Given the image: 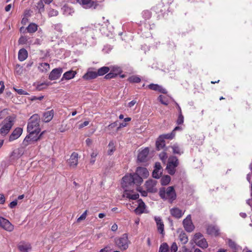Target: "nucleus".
Here are the masks:
<instances>
[{
    "instance_id": "1",
    "label": "nucleus",
    "mask_w": 252,
    "mask_h": 252,
    "mask_svg": "<svg viewBox=\"0 0 252 252\" xmlns=\"http://www.w3.org/2000/svg\"><path fill=\"white\" fill-rule=\"evenodd\" d=\"M159 195L160 197L164 200L168 199L170 203L176 199L177 195L174 187H168L166 190L165 188H161L159 189Z\"/></svg>"
},
{
    "instance_id": "2",
    "label": "nucleus",
    "mask_w": 252,
    "mask_h": 252,
    "mask_svg": "<svg viewBox=\"0 0 252 252\" xmlns=\"http://www.w3.org/2000/svg\"><path fill=\"white\" fill-rule=\"evenodd\" d=\"M16 117L14 115L5 118L2 122V127L0 128V134L5 136L10 131L14 124Z\"/></svg>"
},
{
    "instance_id": "3",
    "label": "nucleus",
    "mask_w": 252,
    "mask_h": 252,
    "mask_svg": "<svg viewBox=\"0 0 252 252\" xmlns=\"http://www.w3.org/2000/svg\"><path fill=\"white\" fill-rule=\"evenodd\" d=\"M39 116L35 114L30 118L27 126V131L40 132L39 127Z\"/></svg>"
},
{
    "instance_id": "4",
    "label": "nucleus",
    "mask_w": 252,
    "mask_h": 252,
    "mask_svg": "<svg viewBox=\"0 0 252 252\" xmlns=\"http://www.w3.org/2000/svg\"><path fill=\"white\" fill-rule=\"evenodd\" d=\"M179 164V160L176 156H171L167 160L165 170L170 175H173L176 172V168Z\"/></svg>"
},
{
    "instance_id": "5",
    "label": "nucleus",
    "mask_w": 252,
    "mask_h": 252,
    "mask_svg": "<svg viewBox=\"0 0 252 252\" xmlns=\"http://www.w3.org/2000/svg\"><path fill=\"white\" fill-rule=\"evenodd\" d=\"M115 243L118 248L121 250H125L128 247V240L127 234L125 233L121 237L116 238Z\"/></svg>"
},
{
    "instance_id": "6",
    "label": "nucleus",
    "mask_w": 252,
    "mask_h": 252,
    "mask_svg": "<svg viewBox=\"0 0 252 252\" xmlns=\"http://www.w3.org/2000/svg\"><path fill=\"white\" fill-rule=\"evenodd\" d=\"M122 187L125 190L134 189L133 178L132 174L126 175L123 178Z\"/></svg>"
},
{
    "instance_id": "7",
    "label": "nucleus",
    "mask_w": 252,
    "mask_h": 252,
    "mask_svg": "<svg viewBox=\"0 0 252 252\" xmlns=\"http://www.w3.org/2000/svg\"><path fill=\"white\" fill-rule=\"evenodd\" d=\"M149 154V148L146 147L141 150H138L137 155V162L138 163H145L147 162L149 158L148 157Z\"/></svg>"
},
{
    "instance_id": "8",
    "label": "nucleus",
    "mask_w": 252,
    "mask_h": 252,
    "mask_svg": "<svg viewBox=\"0 0 252 252\" xmlns=\"http://www.w3.org/2000/svg\"><path fill=\"white\" fill-rule=\"evenodd\" d=\"M183 224L186 231L191 232L194 229V226L192 222L190 215H189L183 221Z\"/></svg>"
},
{
    "instance_id": "9",
    "label": "nucleus",
    "mask_w": 252,
    "mask_h": 252,
    "mask_svg": "<svg viewBox=\"0 0 252 252\" xmlns=\"http://www.w3.org/2000/svg\"><path fill=\"white\" fill-rule=\"evenodd\" d=\"M147 191L149 192H157V181L153 179H150L147 180L145 184Z\"/></svg>"
},
{
    "instance_id": "10",
    "label": "nucleus",
    "mask_w": 252,
    "mask_h": 252,
    "mask_svg": "<svg viewBox=\"0 0 252 252\" xmlns=\"http://www.w3.org/2000/svg\"><path fill=\"white\" fill-rule=\"evenodd\" d=\"M0 226L8 231H12L14 229V226L10 222V221L0 217Z\"/></svg>"
},
{
    "instance_id": "11",
    "label": "nucleus",
    "mask_w": 252,
    "mask_h": 252,
    "mask_svg": "<svg viewBox=\"0 0 252 252\" xmlns=\"http://www.w3.org/2000/svg\"><path fill=\"white\" fill-rule=\"evenodd\" d=\"M0 226L8 231H12L14 229V226L10 222V221L0 217Z\"/></svg>"
},
{
    "instance_id": "12",
    "label": "nucleus",
    "mask_w": 252,
    "mask_h": 252,
    "mask_svg": "<svg viewBox=\"0 0 252 252\" xmlns=\"http://www.w3.org/2000/svg\"><path fill=\"white\" fill-rule=\"evenodd\" d=\"M63 69L61 67L53 69L49 75V79L50 80H54L60 78L63 72Z\"/></svg>"
},
{
    "instance_id": "13",
    "label": "nucleus",
    "mask_w": 252,
    "mask_h": 252,
    "mask_svg": "<svg viewBox=\"0 0 252 252\" xmlns=\"http://www.w3.org/2000/svg\"><path fill=\"white\" fill-rule=\"evenodd\" d=\"M23 129L21 127H16L11 133L9 137V141H13L18 139L22 134Z\"/></svg>"
},
{
    "instance_id": "14",
    "label": "nucleus",
    "mask_w": 252,
    "mask_h": 252,
    "mask_svg": "<svg viewBox=\"0 0 252 252\" xmlns=\"http://www.w3.org/2000/svg\"><path fill=\"white\" fill-rule=\"evenodd\" d=\"M79 2L85 8H90L94 7L95 8L97 4L96 2L93 1L92 0H80Z\"/></svg>"
},
{
    "instance_id": "15",
    "label": "nucleus",
    "mask_w": 252,
    "mask_h": 252,
    "mask_svg": "<svg viewBox=\"0 0 252 252\" xmlns=\"http://www.w3.org/2000/svg\"><path fill=\"white\" fill-rule=\"evenodd\" d=\"M78 154L73 152L68 160V164L71 167L75 168L78 164Z\"/></svg>"
},
{
    "instance_id": "16",
    "label": "nucleus",
    "mask_w": 252,
    "mask_h": 252,
    "mask_svg": "<svg viewBox=\"0 0 252 252\" xmlns=\"http://www.w3.org/2000/svg\"><path fill=\"white\" fill-rule=\"evenodd\" d=\"M219 231V229L213 225H210L207 228V234L212 236H218L220 234Z\"/></svg>"
},
{
    "instance_id": "17",
    "label": "nucleus",
    "mask_w": 252,
    "mask_h": 252,
    "mask_svg": "<svg viewBox=\"0 0 252 252\" xmlns=\"http://www.w3.org/2000/svg\"><path fill=\"white\" fill-rule=\"evenodd\" d=\"M54 115V111L51 110L43 113L42 121L45 123H48L52 120Z\"/></svg>"
},
{
    "instance_id": "18",
    "label": "nucleus",
    "mask_w": 252,
    "mask_h": 252,
    "mask_svg": "<svg viewBox=\"0 0 252 252\" xmlns=\"http://www.w3.org/2000/svg\"><path fill=\"white\" fill-rule=\"evenodd\" d=\"M135 173L142 178H146L149 175V173L147 168L143 167H138Z\"/></svg>"
},
{
    "instance_id": "19",
    "label": "nucleus",
    "mask_w": 252,
    "mask_h": 252,
    "mask_svg": "<svg viewBox=\"0 0 252 252\" xmlns=\"http://www.w3.org/2000/svg\"><path fill=\"white\" fill-rule=\"evenodd\" d=\"M133 189H129L128 190H124V193L123 194L124 197H126L127 198L136 200L139 198V195L138 193H135L134 194H131V192H133Z\"/></svg>"
},
{
    "instance_id": "20",
    "label": "nucleus",
    "mask_w": 252,
    "mask_h": 252,
    "mask_svg": "<svg viewBox=\"0 0 252 252\" xmlns=\"http://www.w3.org/2000/svg\"><path fill=\"white\" fill-rule=\"evenodd\" d=\"M138 206L134 210V212L137 215H140L144 212L145 205L141 199H138Z\"/></svg>"
},
{
    "instance_id": "21",
    "label": "nucleus",
    "mask_w": 252,
    "mask_h": 252,
    "mask_svg": "<svg viewBox=\"0 0 252 252\" xmlns=\"http://www.w3.org/2000/svg\"><path fill=\"white\" fill-rule=\"evenodd\" d=\"M18 247L19 251L21 252H29L28 251L32 249L30 244L24 242H21Z\"/></svg>"
},
{
    "instance_id": "22",
    "label": "nucleus",
    "mask_w": 252,
    "mask_h": 252,
    "mask_svg": "<svg viewBox=\"0 0 252 252\" xmlns=\"http://www.w3.org/2000/svg\"><path fill=\"white\" fill-rule=\"evenodd\" d=\"M170 213L174 217L179 219L181 218L183 215L182 211L178 208H173L170 210Z\"/></svg>"
},
{
    "instance_id": "23",
    "label": "nucleus",
    "mask_w": 252,
    "mask_h": 252,
    "mask_svg": "<svg viewBox=\"0 0 252 252\" xmlns=\"http://www.w3.org/2000/svg\"><path fill=\"white\" fill-rule=\"evenodd\" d=\"M96 71H88L83 76V78L85 80H88L91 79H95L97 77Z\"/></svg>"
},
{
    "instance_id": "24",
    "label": "nucleus",
    "mask_w": 252,
    "mask_h": 252,
    "mask_svg": "<svg viewBox=\"0 0 252 252\" xmlns=\"http://www.w3.org/2000/svg\"><path fill=\"white\" fill-rule=\"evenodd\" d=\"M28 132L29 133V135H31V138H33V139H35V142H36L41 138L43 134L45 133V131H42L39 134V133L40 132H37V131L34 132L33 131H28Z\"/></svg>"
},
{
    "instance_id": "25",
    "label": "nucleus",
    "mask_w": 252,
    "mask_h": 252,
    "mask_svg": "<svg viewBox=\"0 0 252 252\" xmlns=\"http://www.w3.org/2000/svg\"><path fill=\"white\" fill-rule=\"evenodd\" d=\"M28 57V52L24 49H21L18 52V59L20 61H23Z\"/></svg>"
},
{
    "instance_id": "26",
    "label": "nucleus",
    "mask_w": 252,
    "mask_h": 252,
    "mask_svg": "<svg viewBox=\"0 0 252 252\" xmlns=\"http://www.w3.org/2000/svg\"><path fill=\"white\" fill-rule=\"evenodd\" d=\"M76 74V71H74L73 70L68 71L63 74L62 80H63L64 79L65 80H69L73 78Z\"/></svg>"
},
{
    "instance_id": "27",
    "label": "nucleus",
    "mask_w": 252,
    "mask_h": 252,
    "mask_svg": "<svg viewBox=\"0 0 252 252\" xmlns=\"http://www.w3.org/2000/svg\"><path fill=\"white\" fill-rule=\"evenodd\" d=\"M133 178V185H140L143 181L142 177L138 175L136 173L132 174Z\"/></svg>"
},
{
    "instance_id": "28",
    "label": "nucleus",
    "mask_w": 252,
    "mask_h": 252,
    "mask_svg": "<svg viewBox=\"0 0 252 252\" xmlns=\"http://www.w3.org/2000/svg\"><path fill=\"white\" fill-rule=\"evenodd\" d=\"M31 135H27L23 141V145L24 147H27L29 145L35 142V139L33 138H31Z\"/></svg>"
},
{
    "instance_id": "29",
    "label": "nucleus",
    "mask_w": 252,
    "mask_h": 252,
    "mask_svg": "<svg viewBox=\"0 0 252 252\" xmlns=\"http://www.w3.org/2000/svg\"><path fill=\"white\" fill-rule=\"evenodd\" d=\"M196 245L198 247L202 248L205 249L207 248L208 246V243L205 238L204 237L202 238L201 239L198 240L195 243Z\"/></svg>"
},
{
    "instance_id": "30",
    "label": "nucleus",
    "mask_w": 252,
    "mask_h": 252,
    "mask_svg": "<svg viewBox=\"0 0 252 252\" xmlns=\"http://www.w3.org/2000/svg\"><path fill=\"white\" fill-rule=\"evenodd\" d=\"M203 237V235L200 232L196 233L193 239L190 241V244L193 246V248H194V244L197 241L201 239Z\"/></svg>"
},
{
    "instance_id": "31",
    "label": "nucleus",
    "mask_w": 252,
    "mask_h": 252,
    "mask_svg": "<svg viewBox=\"0 0 252 252\" xmlns=\"http://www.w3.org/2000/svg\"><path fill=\"white\" fill-rule=\"evenodd\" d=\"M171 181V177L169 175H166L161 177L160 179V184L162 186H166Z\"/></svg>"
},
{
    "instance_id": "32",
    "label": "nucleus",
    "mask_w": 252,
    "mask_h": 252,
    "mask_svg": "<svg viewBox=\"0 0 252 252\" xmlns=\"http://www.w3.org/2000/svg\"><path fill=\"white\" fill-rule=\"evenodd\" d=\"M117 73H114L113 72L111 71L110 73L107 74L104 78L106 79H111V78H114L117 75L120 74L121 72V70L120 68H117Z\"/></svg>"
},
{
    "instance_id": "33",
    "label": "nucleus",
    "mask_w": 252,
    "mask_h": 252,
    "mask_svg": "<svg viewBox=\"0 0 252 252\" xmlns=\"http://www.w3.org/2000/svg\"><path fill=\"white\" fill-rule=\"evenodd\" d=\"M38 68L40 71L42 72H46L49 70L50 68V65L48 63H42L39 64Z\"/></svg>"
},
{
    "instance_id": "34",
    "label": "nucleus",
    "mask_w": 252,
    "mask_h": 252,
    "mask_svg": "<svg viewBox=\"0 0 252 252\" xmlns=\"http://www.w3.org/2000/svg\"><path fill=\"white\" fill-rule=\"evenodd\" d=\"M175 136V132L174 131H172L170 133L164 134L159 135L158 137H160V139H172Z\"/></svg>"
},
{
    "instance_id": "35",
    "label": "nucleus",
    "mask_w": 252,
    "mask_h": 252,
    "mask_svg": "<svg viewBox=\"0 0 252 252\" xmlns=\"http://www.w3.org/2000/svg\"><path fill=\"white\" fill-rule=\"evenodd\" d=\"M110 70V68L107 66H103L100 68H99L96 71L97 76H102L107 73H108Z\"/></svg>"
},
{
    "instance_id": "36",
    "label": "nucleus",
    "mask_w": 252,
    "mask_h": 252,
    "mask_svg": "<svg viewBox=\"0 0 252 252\" xmlns=\"http://www.w3.org/2000/svg\"><path fill=\"white\" fill-rule=\"evenodd\" d=\"M28 32L33 33L37 30V25L34 23L30 24L27 28Z\"/></svg>"
},
{
    "instance_id": "37",
    "label": "nucleus",
    "mask_w": 252,
    "mask_h": 252,
    "mask_svg": "<svg viewBox=\"0 0 252 252\" xmlns=\"http://www.w3.org/2000/svg\"><path fill=\"white\" fill-rule=\"evenodd\" d=\"M22 154L21 153L20 150L19 149H16L14 150L10 154V157L13 158H19L21 156Z\"/></svg>"
},
{
    "instance_id": "38",
    "label": "nucleus",
    "mask_w": 252,
    "mask_h": 252,
    "mask_svg": "<svg viewBox=\"0 0 252 252\" xmlns=\"http://www.w3.org/2000/svg\"><path fill=\"white\" fill-rule=\"evenodd\" d=\"M127 81L131 83H138L141 81V79L136 75H132L128 77Z\"/></svg>"
},
{
    "instance_id": "39",
    "label": "nucleus",
    "mask_w": 252,
    "mask_h": 252,
    "mask_svg": "<svg viewBox=\"0 0 252 252\" xmlns=\"http://www.w3.org/2000/svg\"><path fill=\"white\" fill-rule=\"evenodd\" d=\"M158 252H170L169 247L166 243L161 244Z\"/></svg>"
},
{
    "instance_id": "40",
    "label": "nucleus",
    "mask_w": 252,
    "mask_h": 252,
    "mask_svg": "<svg viewBox=\"0 0 252 252\" xmlns=\"http://www.w3.org/2000/svg\"><path fill=\"white\" fill-rule=\"evenodd\" d=\"M109 150H108V155H112L113 152L116 150L115 146L113 141H111L108 144Z\"/></svg>"
},
{
    "instance_id": "41",
    "label": "nucleus",
    "mask_w": 252,
    "mask_h": 252,
    "mask_svg": "<svg viewBox=\"0 0 252 252\" xmlns=\"http://www.w3.org/2000/svg\"><path fill=\"white\" fill-rule=\"evenodd\" d=\"M158 100L161 104L167 106L169 104V100L167 97L162 95H159L158 96Z\"/></svg>"
},
{
    "instance_id": "42",
    "label": "nucleus",
    "mask_w": 252,
    "mask_h": 252,
    "mask_svg": "<svg viewBox=\"0 0 252 252\" xmlns=\"http://www.w3.org/2000/svg\"><path fill=\"white\" fill-rule=\"evenodd\" d=\"M179 237L180 240L182 242L183 244H185L188 242V236L185 232L181 233Z\"/></svg>"
},
{
    "instance_id": "43",
    "label": "nucleus",
    "mask_w": 252,
    "mask_h": 252,
    "mask_svg": "<svg viewBox=\"0 0 252 252\" xmlns=\"http://www.w3.org/2000/svg\"><path fill=\"white\" fill-rule=\"evenodd\" d=\"M158 232L161 233L163 237L164 233V224L161 220L158 217Z\"/></svg>"
},
{
    "instance_id": "44",
    "label": "nucleus",
    "mask_w": 252,
    "mask_h": 252,
    "mask_svg": "<svg viewBox=\"0 0 252 252\" xmlns=\"http://www.w3.org/2000/svg\"><path fill=\"white\" fill-rule=\"evenodd\" d=\"M158 157L162 160V162L165 163L167 158V153L165 152H162L158 155Z\"/></svg>"
},
{
    "instance_id": "45",
    "label": "nucleus",
    "mask_w": 252,
    "mask_h": 252,
    "mask_svg": "<svg viewBox=\"0 0 252 252\" xmlns=\"http://www.w3.org/2000/svg\"><path fill=\"white\" fill-rule=\"evenodd\" d=\"M36 8L38 9L39 12L41 13L44 10V5L42 0H40L37 4Z\"/></svg>"
},
{
    "instance_id": "46",
    "label": "nucleus",
    "mask_w": 252,
    "mask_h": 252,
    "mask_svg": "<svg viewBox=\"0 0 252 252\" xmlns=\"http://www.w3.org/2000/svg\"><path fill=\"white\" fill-rule=\"evenodd\" d=\"M142 16L145 20L149 19L151 16V12L149 10H144L142 12Z\"/></svg>"
},
{
    "instance_id": "47",
    "label": "nucleus",
    "mask_w": 252,
    "mask_h": 252,
    "mask_svg": "<svg viewBox=\"0 0 252 252\" xmlns=\"http://www.w3.org/2000/svg\"><path fill=\"white\" fill-rule=\"evenodd\" d=\"M118 125L117 122H115L113 123H111L109 125H108L107 127H106V129L107 131H112V129L116 127Z\"/></svg>"
},
{
    "instance_id": "48",
    "label": "nucleus",
    "mask_w": 252,
    "mask_h": 252,
    "mask_svg": "<svg viewBox=\"0 0 252 252\" xmlns=\"http://www.w3.org/2000/svg\"><path fill=\"white\" fill-rule=\"evenodd\" d=\"M172 148L173 149V153L174 154H178V155L181 154V152L180 151H181L180 148L178 146L174 145L172 147Z\"/></svg>"
},
{
    "instance_id": "49",
    "label": "nucleus",
    "mask_w": 252,
    "mask_h": 252,
    "mask_svg": "<svg viewBox=\"0 0 252 252\" xmlns=\"http://www.w3.org/2000/svg\"><path fill=\"white\" fill-rule=\"evenodd\" d=\"M154 168L152 176L155 179H158V162H155Z\"/></svg>"
},
{
    "instance_id": "50",
    "label": "nucleus",
    "mask_w": 252,
    "mask_h": 252,
    "mask_svg": "<svg viewBox=\"0 0 252 252\" xmlns=\"http://www.w3.org/2000/svg\"><path fill=\"white\" fill-rule=\"evenodd\" d=\"M13 89L19 94L20 95H28L29 94L25 91L21 89H16L15 88H13Z\"/></svg>"
},
{
    "instance_id": "51",
    "label": "nucleus",
    "mask_w": 252,
    "mask_h": 252,
    "mask_svg": "<svg viewBox=\"0 0 252 252\" xmlns=\"http://www.w3.org/2000/svg\"><path fill=\"white\" fill-rule=\"evenodd\" d=\"M165 146V143L164 140L162 139H160V137H158V150L160 148H163Z\"/></svg>"
},
{
    "instance_id": "52",
    "label": "nucleus",
    "mask_w": 252,
    "mask_h": 252,
    "mask_svg": "<svg viewBox=\"0 0 252 252\" xmlns=\"http://www.w3.org/2000/svg\"><path fill=\"white\" fill-rule=\"evenodd\" d=\"M58 11L54 9H50L48 12V15L49 17L56 16L58 15Z\"/></svg>"
},
{
    "instance_id": "53",
    "label": "nucleus",
    "mask_w": 252,
    "mask_h": 252,
    "mask_svg": "<svg viewBox=\"0 0 252 252\" xmlns=\"http://www.w3.org/2000/svg\"><path fill=\"white\" fill-rule=\"evenodd\" d=\"M28 39L26 36H21L18 40L19 44L23 45L26 43Z\"/></svg>"
},
{
    "instance_id": "54",
    "label": "nucleus",
    "mask_w": 252,
    "mask_h": 252,
    "mask_svg": "<svg viewBox=\"0 0 252 252\" xmlns=\"http://www.w3.org/2000/svg\"><path fill=\"white\" fill-rule=\"evenodd\" d=\"M228 245L230 248L231 249L236 250V244L235 242L232 241L231 239H229L228 242Z\"/></svg>"
},
{
    "instance_id": "55",
    "label": "nucleus",
    "mask_w": 252,
    "mask_h": 252,
    "mask_svg": "<svg viewBox=\"0 0 252 252\" xmlns=\"http://www.w3.org/2000/svg\"><path fill=\"white\" fill-rule=\"evenodd\" d=\"M176 123L178 125H182L184 123V116L182 114H179Z\"/></svg>"
},
{
    "instance_id": "56",
    "label": "nucleus",
    "mask_w": 252,
    "mask_h": 252,
    "mask_svg": "<svg viewBox=\"0 0 252 252\" xmlns=\"http://www.w3.org/2000/svg\"><path fill=\"white\" fill-rule=\"evenodd\" d=\"M178 250V246L176 242H173L170 247L171 252H176Z\"/></svg>"
},
{
    "instance_id": "57",
    "label": "nucleus",
    "mask_w": 252,
    "mask_h": 252,
    "mask_svg": "<svg viewBox=\"0 0 252 252\" xmlns=\"http://www.w3.org/2000/svg\"><path fill=\"white\" fill-rule=\"evenodd\" d=\"M147 87L152 90L158 91V84H151L148 85Z\"/></svg>"
},
{
    "instance_id": "58",
    "label": "nucleus",
    "mask_w": 252,
    "mask_h": 252,
    "mask_svg": "<svg viewBox=\"0 0 252 252\" xmlns=\"http://www.w3.org/2000/svg\"><path fill=\"white\" fill-rule=\"evenodd\" d=\"M87 211L86 210L82 215L81 216L77 219V221L79 222L81 220H85L87 216Z\"/></svg>"
},
{
    "instance_id": "59",
    "label": "nucleus",
    "mask_w": 252,
    "mask_h": 252,
    "mask_svg": "<svg viewBox=\"0 0 252 252\" xmlns=\"http://www.w3.org/2000/svg\"><path fill=\"white\" fill-rule=\"evenodd\" d=\"M50 84L51 83L50 82H48V83H41L37 86V89L38 90H41V89L44 88V87H43L44 86H47Z\"/></svg>"
},
{
    "instance_id": "60",
    "label": "nucleus",
    "mask_w": 252,
    "mask_h": 252,
    "mask_svg": "<svg viewBox=\"0 0 252 252\" xmlns=\"http://www.w3.org/2000/svg\"><path fill=\"white\" fill-rule=\"evenodd\" d=\"M17 200L16 199V200L11 202L8 206L10 208L13 209V208H15V207L17 205Z\"/></svg>"
},
{
    "instance_id": "61",
    "label": "nucleus",
    "mask_w": 252,
    "mask_h": 252,
    "mask_svg": "<svg viewBox=\"0 0 252 252\" xmlns=\"http://www.w3.org/2000/svg\"><path fill=\"white\" fill-rule=\"evenodd\" d=\"M158 92L166 94L167 92L165 89L163 88L162 86L158 85Z\"/></svg>"
},
{
    "instance_id": "62",
    "label": "nucleus",
    "mask_w": 252,
    "mask_h": 252,
    "mask_svg": "<svg viewBox=\"0 0 252 252\" xmlns=\"http://www.w3.org/2000/svg\"><path fill=\"white\" fill-rule=\"evenodd\" d=\"M5 201V198L3 194H0V204H3Z\"/></svg>"
},
{
    "instance_id": "63",
    "label": "nucleus",
    "mask_w": 252,
    "mask_h": 252,
    "mask_svg": "<svg viewBox=\"0 0 252 252\" xmlns=\"http://www.w3.org/2000/svg\"><path fill=\"white\" fill-rule=\"evenodd\" d=\"M89 121H85L83 123L79 125V128H82L88 126L89 125Z\"/></svg>"
},
{
    "instance_id": "64",
    "label": "nucleus",
    "mask_w": 252,
    "mask_h": 252,
    "mask_svg": "<svg viewBox=\"0 0 252 252\" xmlns=\"http://www.w3.org/2000/svg\"><path fill=\"white\" fill-rule=\"evenodd\" d=\"M181 249H182V251H181V252H192L189 249L187 248L186 246H183L182 247Z\"/></svg>"
}]
</instances>
